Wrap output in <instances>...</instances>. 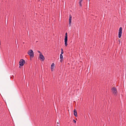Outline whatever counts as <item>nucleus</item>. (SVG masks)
Listing matches in <instances>:
<instances>
[{"label":"nucleus","mask_w":126,"mask_h":126,"mask_svg":"<svg viewBox=\"0 0 126 126\" xmlns=\"http://www.w3.org/2000/svg\"><path fill=\"white\" fill-rule=\"evenodd\" d=\"M122 27H121L119 29L118 32V37L119 38H120L122 34Z\"/></svg>","instance_id":"39448f33"},{"label":"nucleus","mask_w":126,"mask_h":126,"mask_svg":"<svg viewBox=\"0 0 126 126\" xmlns=\"http://www.w3.org/2000/svg\"><path fill=\"white\" fill-rule=\"evenodd\" d=\"M88 0V1L90 2V0Z\"/></svg>","instance_id":"a211bd4d"},{"label":"nucleus","mask_w":126,"mask_h":126,"mask_svg":"<svg viewBox=\"0 0 126 126\" xmlns=\"http://www.w3.org/2000/svg\"><path fill=\"white\" fill-rule=\"evenodd\" d=\"M74 115L76 117H77V110L75 109H74Z\"/></svg>","instance_id":"1a4fd4ad"},{"label":"nucleus","mask_w":126,"mask_h":126,"mask_svg":"<svg viewBox=\"0 0 126 126\" xmlns=\"http://www.w3.org/2000/svg\"><path fill=\"white\" fill-rule=\"evenodd\" d=\"M61 54H62V55L63 54V50L62 48L61 49Z\"/></svg>","instance_id":"9b49d317"},{"label":"nucleus","mask_w":126,"mask_h":126,"mask_svg":"<svg viewBox=\"0 0 126 126\" xmlns=\"http://www.w3.org/2000/svg\"><path fill=\"white\" fill-rule=\"evenodd\" d=\"M65 45L66 47L67 46V33L66 32L65 34L64 38Z\"/></svg>","instance_id":"f03ea898"},{"label":"nucleus","mask_w":126,"mask_h":126,"mask_svg":"<svg viewBox=\"0 0 126 126\" xmlns=\"http://www.w3.org/2000/svg\"><path fill=\"white\" fill-rule=\"evenodd\" d=\"M72 16L70 15L69 19V25L70 26L71 25V22Z\"/></svg>","instance_id":"6e6552de"},{"label":"nucleus","mask_w":126,"mask_h":126,"mask_svg":"<svg viewBox=\"0 0 126 126\" xmlns=\"http://www.w3.org/2000/svg\"><path fill=\"white\" fill-rule=\"evenodd\" d=\"M112 93L114 95L116 96L117 95V92L116 88L115 87H113L111 89Z\"/></svg>","instance_id":"f257e3e1"},{"label":"nucleus","mask_w":126,"mask_h":126,"mask_svg":"<svg viewBox=\"0 0 126 126\" xmlns=\"http://www.w3.org/2000/svg\"><path fill=\"white\" fill-rule=\"evenodd\" d=\"M1 45V42L0 41V45Z\"/></svg>","instance_id":"f3484780"},{"label":"nucleus","mask_w":126,"mask_h":126,"mask_svg":"<svg viewBox=\"0 0 126 126\" xmlns=\"http://www.w3.org/2000/svg\"><path fill=\"white\" fill-rule=\"evenodd\" d=\"M28 54L31 57L33 58L34 57V53L32 50H30L28 52Z\"/></svg>","instance_id":"7ed1b4c3"},{"label":"nucleus","mask_w":126,"mask_h":126,"mask_svg":"<svg viewBox=\"0 0 126 126\" xmlns=\"http://www.w3.org/2000/svg\"><path fill=\"white\" fill-rule=\"evenodd\" d=\"M55 67V64L54 63H52L51 65V71H53L54 70V68Z\"/></svg>","instance_id":"0eeeda50"},{"label":"nucleus","mask_w":126,"mask_h":126,"mask_svg":"<svg viewBox=\"0 0 126 126\" xmlns=\"http://www.w3.org/2000/svg\"><path fill=\"white\" fill-rule=\"evenodd\" d=\"M60 61L62 62L63 61V56L62 54H60Z\"/></svg>","instance_id":"9d476101"},{"label":"nucleus","mask_w":126,"mask_h":126,"mask_svg":"<svg viewBox=\"0 0 126 126\" xmlns=\"http://www.w3.org/2000/svg\"><path fill=\"white\" fill-rule=\"evenodd\" d=\"M73 122L75 123L76 124V121L75 120H73Z\"/></svg>","instance_id":"ddd939ff"},{"label":"nucleus","mask_w":126,"mask_h":126,"mask_svg":"<svg viewBox=\"0 0 126 126\" xmlns=\"http://www.w3.org/2000/svg\"><path fill=\"white\" fill-rule=\"evenodd\" d=\"M83 0H80L79 1L82 2Z\"/></svg>","instance_id":"dca6fc26"},{"label":"nucleus","mask_w":126,"mask_h":126,"mask_svg":"<svg viewBox=\"0 0 126 126\" xmlns=\"http://www.w3.org/2000/svg\"><path fill=\"white\" fill-rule=\"evenodd\" d=\"M39 58L42 61H44L45 59L44 56L41 54L39 55Z\"/></svg>","instance_id":"423d86ee"},{"label":"nucleus","mask_w":126,"mask_h":126,"mask_svg":"<svg viewBox=\"0 0 126 126\" xmlns=\"http://www.w3.org/2000/svg\"><path fill=\"white\" fill-rule=\"evenodd\" d=\"M38 52L40 54H42V53L39 51H38Z\"/></svg>","instance_id":"4468645a"},{"label":"nucleus","mask_w":126,"mask_h":126,"mask_svg":"<svg viewBox=\"0 0 126 126\" xmlns=\"http://www.w3.org/2000/svg\"><path fill=\"white\" fill-rule=\"evenodd\" d=\"M57 124H58V126H59V125H60V123L59 122H57Z\"/></svg>","instance_id":"2eb2a0df"},{"label":"nucleus","mask_w":126,"mask_h":126,"mask_svg":"<svg viewBox=\"0 0 126 126\" xmlns=\"http://www.w3.org/2000/svg\"><path fill=\"white\" fill-rule=\"evenodd\" d=\"M25 63V61L23 59H21L19 62V66H22Z\"/></svg>","instance_id":"20e7f679"},{"label":"nucleus","mask_w":126,"mask_h":126,"mask_svg":"<svg viewBox=\"0 0 126 126\" xmlns=\"http://www.w3.org/2000/svg\"><path fill=\"white\" fill-rule=\"evenodd\" d=\"M81 2H81L80 1L79 2V4L80 6V7H81L82 6V5L81 4Z\"/></svg>","instance_id":"f8f14e48"}]
</instances>
